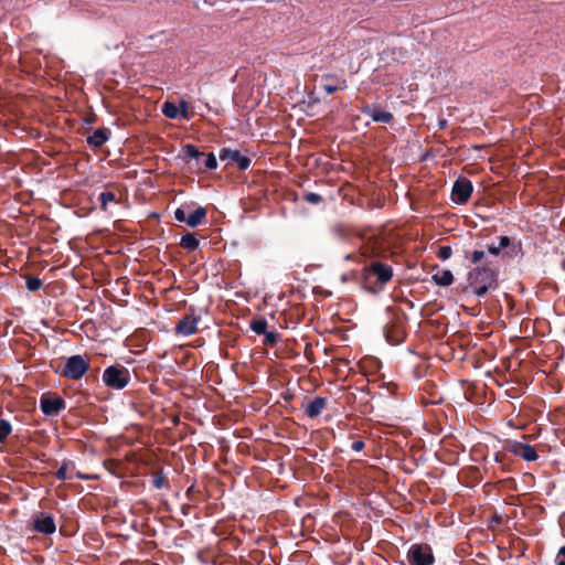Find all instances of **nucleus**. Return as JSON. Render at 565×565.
Here are the masks:
<instances>
[{"label":"nucleus","mask_w":565,"mask_h":565,"mask_svg":"<svg viewBox=\"0 0 565 565\" xmlns=\"http://www.w3.org/2000/svg\"><path fill=\"white\" fill-rule=\"evenodd\" d=\"M363 447H364L363 441H354V443L352 444V448H353V450H355V451H361V450L363 449Z\"/></svg>","instance_id":"72a5a7b5"},{"label":"nucleus","mask_w":565,"mask_h":565,"mask_svg":"<svg viewBox=\"0 0 565 565\" xmlns=\"http://www.w3.org/2000/svg\"><path fill=\"white\" fill-rule=\"evenodd\" d=\"M89 370V361L83 355L76 354L70 356L62 371V375L70 380L82 379Z\"/></svg>","instance_id":"f257e3e1"},{"label":"nucleus","mask_w":565,"mask_h":565,"mask_svg":"<svg viewBox=\"0 0 565 565\" xmlns=\"http://www.w3.org/2000/svg\"><path fill=\"white\" fill-rule=\"evenodd\" d=\"M365 286L367 287V290H369L370 292H375V291H376V290H375L374 288H372L371 286H369V285H365Z\"/></svg>","instance_id":"a19ab883"},{"label":"nucleus","mask_w":565,"mask_h":565,"mask_svg":"<svg viewBox=\"0 0 565 565\" xmlns=\"http://www.w3.org/2000/svg\"><path fill=\"white\" fill-rule=\"evenodd\" d=\"M115 201H116V196H115V193H113V192H103L99 194V202H100V207L103 211L107 210V204L109 202H115Z\"/></svg>","instance_id":"aec40b11"},{"label":"nucleus","mask_w":565,"mask_h":565,"mask_svg":"<svg viewBox=\"0 0 565 565\" xmlns=\"http://www.w3.org/2000/svg\"><path fill=\"white\" fill-rule=\"evenodd\" d=\"M216 166H217V162H216L215 156L213 153H209L206 159L204 160V167L206 169L212 170V169H215Z\"/></svg>","instance_id":"393cba45"},{"label":"nucleus","mask_w":565,"mask_h":565,"mask_svg":"<svg viewBox=\"0 0 565 565\" xmlns=\"http://www.w3.org/2000/svg\"><path fill=\"white\" fill-rule=\"evenodd\" d=\"M263 335L265 337L264 343L266 345H274L278 340V334L274 331H266Z\"/></svg>","instance_id":"b1692460"},{"label":"nucleus","mask_w":565,"mask_h":565,"mask_svg":"<svg viewBox=\"0 0 565 565\" xmlns=\"http://www.w3.org/2000/svg\"><path fill=\"white\" fill-rule=\"evenodd\" d=\"M200 318L189 315L183 317L179 323L175 326V333L183 335V337H190L194 334L198 330Z\"/></svg>","instance_id":"6e6552de"},{"label":"nucleus","mask_w":565,"mask_h":565,"mask_svg":"<svg viewBox=\"0 0 565 565\" xmlns=\"http://www.w3.org/2000/svg\"><path fill=\"white\" fill-rule=\"evenodd\" d=\"M363 113L369 115L374 121L377 122H390L393 118L391 113L375 107H366L363 109Z\"/></svg>","instance_id":"ddd939ff"},{"label":"nucleus","mask_w":565,"mask_h":565,"mask_svg":"<svg viewBox=\"0 0 565 565\" xmlns=\"http://www.w3.org/2000/svg\"><path fill=\"white\" fill-rule=\"evenodd\" d=\"M180 245L188 250H194L199 246V241L195 238L194 234L188 233L182 236Z\"/></svg>","instance_id":"f3484780"},{"label":"nucleus","mask_w":565,"mask_h":565,"mask_svg":"<svg viewBox=\"0 0 565 565\" xmlns=\"http://www.w3.org/2000/svg\"><path fill=\"white\" fill-rule=\"evenodd\" d=\"M312 292H313V294H319V292H321V287H320V286L313 287V288H312Z\"/></svg>","instance_id":"58836bf2"},{"label":"nucleus","mask_w":565,"mask_h":565,"mask_svg":"<svg viewBox=\"0 0 565 565\" xmlns=\"http://www.w3.org/2000/svg\"><path fill=\"white\" fill-rule=\"evenodd\" d=\"M30 291H36L42 285H26Z\"/></svg>","instance_id":"e433bc0d"},{"label":"nucleus","mask_w":565,"mask_h":565,"mask_svg":"<svg viewBox=\"0 0 565 565\" xmlns=\"http://www.w3.org/2000/svg\"><path fill=\"white\" fill-rule=\"evenodd\" d=\"M174 217L175 220H178L179 222H185L186 223V215H185V212L182 210V209H178L175 212H174Z\"/></svg>","instance_id":"2f4dec72"},{"label":"nucleus","mask_w":565,"mask_h":565,"mask_svg":"<svg viewBox=\"0 0 565 565\" xmlns=\"http://www.w3.org/2000/svg\"><path fill=\"white\" fill-rule=\"evenodd\" d=\"M162 113L168 118H177L178 116H180L179 107L177 105L172 104V103H169V102L163 104Z\"/></svg>","instance_id":"6ab92c4d"},{"label":"nucleus","mask_w":565,"mask_h":565,"mask_svg":"<svg viewBox=\"0 0 565 565\" xmlns=\"http://www.w3.org/2000/svg\"><path fill=\"white\" fill-rule=\"evenodd\" d=\"M411 565H433L435 558L431 547L427 544H413L407 553Z\"/></svg>","instance_id":"7ed1b4c3"},{"label":"nucleus","mask_w":565,"mask_h":565,"mask_svg":"<svg viewBox=\"0 0 565 565\" xmlns=\"http://www.w3.org/2000/svg\"><path fill=\"white\" fill-rule=\"evenodd\" d=\"M510 450L513 455L521 457L525 461H534L537 459V454L534 447L529 444L520 441L512 443Z\"/></svg>","instance_id":"9b49d317"},{"label":"nucleus","mask_w":565,"mask_h":565,"mask_svg":"<svg viewBox=\"0 0 565 565\" xmlns=\"http://www.w3.org/2000/svg\"><path fill=\"white\" fill-rule=\"evenodd\" d=\"M483 258H486V252L483 250H475L471 255V260L473 264L481 263Z\"/></svg>","instance_id":"a878e982"},{"label":"nucleus","mask_w":565,"mask_h":565,"mask_svg":"<svg viewBox=\"0 0 565 565\" xmlns=\"http://www.w3.org/2000/svg\"><path fill=\"white\" fill-rule=\"evenodd\" d=\"M205 216H206V209L199 207L186 217V224L191 227H195L203 222Z\"/></svg>","instance_id":"2eb2a0df"},{"label":"nucleus","mask_w":565,"mask_h":565,"mask_svg":"<svg viewBox=\"0 0 565 565\" xmlns=\"http://www.w3.org/2000/svg\"><path fill=\"white\" fill-rule=\"evenodd\" d=\"M323 89H324L326 93L332 94V93H334L338 89V86L324 85Z\"/></svg>","instance_id":"c9c22d12"},{"label":"nucleus","mask_w":565,"mask_h":565,"mask_svg":"<svg viewBox=\"0 0 565 565\" xmlns=\"http://www.w3.org/2000/svg\"><path fill=\"white\" fill-rule=\"evenodd\" d=\"M40 408L46 416H56L65 408V402L61 397L42 396Z\"/></svg>","instance_id":"423d86ee"},{"label":"nucleus","mask_w":565,"mask_h":565,"mask_svg":"<svg viewBox=\"0 0 565 565\" xmlns=\"http://www.w3.org/2000/svg\"><path fill=\"white\" fill-rule=\"evenodd\" d=\"M372 277H375L379 282H387L393 277L392 268L380 262H372L366 268V279Z\"/></svg>","instance_id":"39448f33"},{"label":"nucleus","mask_w":565,"mask_h":565,"mask_svg":"<svg viewBox=\"0 0 565 565\" xmlns=\"http://www.w3.org/2000/svg\"><path fill=\"white\" fill-rule=\"evenodd\" d=\"M305 199L312 204H317L321 201V196L317 193H308L305 195Z\"/></svg>","instance_id":"c85d7f7f"},{"label":"nucleus","mask_w":565,"mask_h":565,"mask_svg":"<svg viewBox=\"0 0 565 565\" xmlns=\"http://www.w3.org/2000/svg\"><path fill=\"white\" fill-rule=\"evenodd\" d=\"M33 530L50 535L56 531L55 521L52 515L40 513L33 518Z\"/></svg>","instance_id":"0eeeda50"},{"label":"nucleus","mask_w":565,"mask_h":565,"mask_svg":"<svg viewBox=\"0 0 565 565\" xmlns=\"http://www.w3.org/2000/svg\"><path fill=\"white\" fill-rule=\"evenodd\" d=\"M153 486L157 488V489H160L163 487V480L161 477H156L153 479Z\"/></svg>","instance_id":"f704fd0d"},{"label":"nucleus","mask_w":565,"mask_h":565,"mask_svg":"<svg viewBox=\"0 0 565 565\" xmlns=\"http://www.w3.org/2000/svg\"><path fill=\"white\" fill-rule=\"evenodd\" d=\"M473 287V285H469L465 288V292L467 294H473L477 297H482L488 292V286L487 285H480L479 287Z\"/></svg>","instance_id":"412c9836"},{"label":"nucleus","mask_w":565,"mask_h":565,"mask_svg":"<svg viewBox=\"0 0 565 565\" xmlns=\"http://www.w3.org/2000/svg\"><path fill=\"white\" fill-rule=\"evenodd\" d=\"M104 383L115 390H122L129 382V372L122 366H108L103 373Z\"/></svg>","instance_id":"f03ea898"},{"label":"nucleus","mask_w":565,"mask_h":565,"mask_svg":"<svg viewBox=\"0 0 565 565\" xmlns=\"http://www.w3.org/2000/svg\"><path fill=\"white\" fill-rule=\"evenodd\" d=\"M555 562L557 565H565V546L559 548Z\"/></svg>","instance_id":"7c9ffc66"},{"label":"nucleus","mask_w":565,"mask_h":565,"mask_svg":"<svg viewBox=\"0 0 565 565\" xmlns=\"http://www.w3.org/2000/svg\"><path fill=\"white\" fill-rule=\"evenodd\" d=\"M184 151L186 153L188 157L190 158H194V159H200L201 157H203V153L200 152L194 146L192 145H186L184 147Z\"/></svg>","instance_id":"5701e85b"},{"label":"nucleus","mask_w":565,"mask_h":565,"mask_svg":"<svg viewBox=\"0 0 565 565\" xmlns=\"http://www.w3.org/2000/svg\"><path fill=\"white\" fill-rule=\"evenodd\" d=\"M472 192V184L467 179H459L452 189V199L458 203H466Z\"/></svg>","instance_id":"1a4fd4ad"},{"label":"nucleus","mask_w":565,"mask_h":565,"mask_svg":"<svg viewBox=\"0 0 565 565\" xmlns=\"http://www.w3.org/2000/svg\"><path fill=\"white\" fill-rule=\"evenodd\" d=\"M434 279L436 282H451L452 280V274L450 271H444L443 276L440 278H437V276H434Z\"/></svg>","instance_id":"bb28decb"},{"label":"nucleus","mask_w":565,"mask_h":565,"mask_svg":"<svg viewBox=\"0 0 565 565\" xmlns=\"http://www.w3.org/2000/svg\"><path fill=\"white\" fill-rule=\"evenodd\" d=\"M220 159L222 161L228 160L230 162H234L241 170H245L250 164V159L242 156L239 151L232 149H222L220 152Z\"/></svg>","instance_id":"9d476101"},{"label":"nucleus","mask_w":565,"mask_h":565,"mask_svg":"<svg viewBox=\"0 0 565 565\" xmlns=\"http://www.w3.org/2000/svg\"><path fill=\"white\" fill-rule=\"evenodd\" d=\"M510 245V238L508 236H501L499 239V245H489L488 253L492 256H498L501 249L507 248Z\"/></svg>","instance_id":"a211bd4d"},{"label":"nucleus","mask_w":565,"mask_h":565,"mask_svg":"<svg viewBox=\"0 0 565 565\" xmlns=\"http://www.w3.org/2000/svg\"><path fill=\"white\" fill-rule=\"evenodd\" d=\"M179 109H180V116H182L183 118H189L188 103L186 102H181Z\"/></svg>","instance_id":"473e14b6"},{"label":"nucleus","mask_w":565,"mask_h":565,"mask_svg":"<svg viewBox=\"0 0 565 565\" xmlns=\"http://www.w3.org/2000/svg\"><path fill=\"white\" fill-rule=\"evenodd\" d=\"M108 139V134H107V130L106 129H97L93 132V135H90L88 138H87V142L95 147V148H98L100 146H103Z\"/></svg>","instance_id":"4468645a"},{"label":"nucleus","mask_w":565,"mask_h":565,"mask_svg":"<svg viewBox=\"0 0 565 565\" xmlns=\"http://www.w3.org/2000/svg\"><path fill=\"white\" fill-rule=\"evenodd\" d=\"M446 126H447V120H446V119H440V120L438 121V127H439L440 129H444Z\"/></svg>","instance_id":"4c0bfd02"},{"label":"nucleus","mask_w":565,"mask_h":565,"mask_svg":"<svg viewBox=\"0 0 565 565\" xmlns=\"http://www.w3.org/2000/svg\"><path fill=\"white\" fill-rule=\"evenodd\" d=\"M12 427L8 420H0V443L4 441L11 434Z\"/></svg>","instance_id":"4be33fe9"},{"label":"nucleus","mask_w":565,"mask_h":565,"mask_svg":"<svg viewBox=\"0 0 565 565\" xmlns=\"http://www.w3.org/2000/svg\"><path fill=\"white\" fill-rule=\"evenodd\" d=\"M470 278L476 282H494L498 279V270L488 260L482 266H478L471 274Z\"/></svg>","instance_id":"20e7f679"},{"label":"nucleus","mask_w":565,"mask_h":565,"mask_svg":"<svg viewBox=\"0 0 565 565\" xmlns=\"http://www.w3.org/2000/svg\"><path fill=\"white\" fill-rule=\"evenodd\" d=\"M327 406V401L323 397L317 396L310 401L306 406V414L308 417L313 418L319 416Z\"/></svg>","instance_id":"f8f14e48"},{"label":"nucleus","mask_w":565,"mask_h":565,"mask_svg":"<svg viewBox=\"0 0 565 565\" xmlns=\"http://www.w3.org/2000/svg\"><path fill=\"white\" fill-rule=\"evenodd\" d=\"M28 282L36 284V282H40V280L38 278H31L28 280Z\"/></svg>","instance_id":"ea45409f"},{"label":"nucleus","mask_w":565,"mask_h":565,"mask_svg":"<svg viewBox=\"0 0 565 565\" xmlns=\"http://www.w3.org/2000/svg\"><path fill=\"white\" fill-rule=\"evenodd\" d=\"M267 326L268 323L264 318L253 319L249 322L250 330L258 335L266 333Z\"/></svg>","instance_id":"dca6fc26"},{"label":"nucleus","mask_w":565,"mask_h":565,"mask_svg":"<svg viewBox=\"0 0 565 565\" xmlns=\"http://www.w3.org/2000/svg\"><path fill=\"white\" fill-rule=\"evenodd\" d=\"M438 256L443 259L449 258L451 256V248L449 246H441Z\"/></svg>","instance_id":"cd10ccee"},{"label":"nucleus","mask_w":565,"mask_h":565,"mask_svg":"<svg viewBox=\"0 0 565 565\" xmlns=\"http://www.w3.org/2000/svg\"><path fill=\"white\" fill-rule=\"evenodd\" d=\"M66 471H67V468H66V465H62L57 471H56V478L58 480H66L67 479V475H66Z\"/></svg>","instance_id":"c756f323"}]
</instances>
